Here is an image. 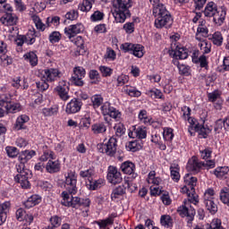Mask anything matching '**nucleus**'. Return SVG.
Here are the masks:
<instances>
[{
	"mask_svg": "<svg viewBox=\"0 0 229 229\" xmlns=\"http://www.w3.org/2000/svg\"><path fill=\"white\" fill-rule=\"evenodd\" d=\"M153 15L156 17L155 26L157 29L164 28H171L173 24V17H171V13L164 4H158L153 9Z\"/></svg>",
	"mask_w": 229,
	"mask_h": 229,
	"instance_id": "f257e3e1",
	"label": "nucleus"
},
{
	"mask_svg": "<svg viewBox=\"0 0 229 229\" xmlns=\"http://www.w3.org/2000/svg\"><path fill=\"white\" fill-rule=\"evenodd\" d=\"M114 19L116 22H124L131 16L129 8H131V0H116L114 3Z\"/></svg>",
	"mask_w": 229,
	"mask_h": 229,
	"instance_id": "f03ea898",
	"label": "nucleus"
},
{
	"mask_svg": "<svg viewBox=\"0 0 229 229\" xmlns=\"http://www.w3.org/2000/svg\"><path fill=\"white\" fill-rule=\"evenodd\" d=\"M62 197L64 201H62V205L64 207H72V208H78L80 207H90V199H81L78 197L71 196V193L67 191L62 192Z\"/></svg>",
	"mask_w": 229,
	"mask_h": 229,
	"instance_id": "7ed1b4c3",
	"label": "nucleus"
},
{
	"mask_svg": "<svg viewBox=\"0 0 229 229\" xmlns=\"http://www.w3.org/2000/svg\"><path fill=\"white\" fill-rule=\"evenodd\" d=\"M35 154L36 153L34 150H24L20 154L19 160L21 163L16 165L17 172L19 173L18 174L28 175V172H26V170L24 169L26 167L24 164H26L28 160H31V158L35 157Z\"/></svg>",
	"mask_w": 229,
	"mask_h": 229,
	"instance_id": "20e7f679",
	"label": "nucleus"
},
{
	"mask_svg": "<svg viewBox=\"0 0 229 229\" xmlns=\"http://www.w3.org/2000/svg\"><path fill=\"white\" fill-rule=\"evenodd\" d=\"M99 153H106L108 157H114L117 151V139L112 137L106 144L98 145Z\"/></svg>",
	"mask_w": 229,
	"mask_h": 229,
	"instance_id": "39448f33",
	"label": "nucleus"
},
{
	"mask_svg": "<svg viewBox=\"0 0 229 229\" xmlns=\"http://www.w3.org/2000/svg\"><path fill=\"white\" fill-rule=\"evenodd\" d=\"M126 189L130 192H133L137 187L133 186L131 184V181L130 180H125L124 183L123 185H120L116 187L114 190H113V192L111 194V199H117L119 196H123L126 194Z\"/></svg>",
	"mask_w": 229,
	"mask_h": 229,
	"instance_id": "423d86ee",
	"label": "nucleus"
},
{
	"mask_svg": "<svg viewBox=\"0 0 229 229\" xmlns=\"http://www.w3.org/2000/svg\"><path fill=\"white\" fill-rule=\"evenodd\" d=\"M120 49H122V51H124V53L131 51L132 55H134V56H137V58H142V56H144V47L142 45L124 43L121 45Z\"/></svg>",
	"mask_w": 229,
	"mask_h": 229,
	"instance_id": "0eeeda50",
	"label": "nucleus"
},
{
	"mask_svg": "<svg viewBox=\"0 0 229 229\" xmlns=\"http://www.w3.org/2000/svg\"><path fill=\"white\" fill-rule=\"evenodd\" d=\"M76 183H78V179L74 174H68L65 179L64 187L66 189V192L68 194H76L78 192V187H76Z\"/></svg>",
	"mask_w": 229,
	"mask_h": 229,
	"instance_id": "6e6552de",
	"label": "nucleus"
},
{
	"mask_svg": "<svg viewBox=\"0 0 229 229\" xmlns=\"http://www.w3.org/2000/svg\"><path fill=\"white\" fill-rule=\"evenodd\" d=\"M101 112L104 116L108 115L113 119H121V112L117 110L115 107L112 106L110 102H105L101 106Z\"/></svg>",
	"mask_w": 229,
	"mask_h": 229,
	"instance_id": "1a4fd4ad",
	"label": "nucleus"
},
{
	"mask_svg": "<svg viewBox=\"0 0 229 229\" xmlns=\"http://www.w3.org/2000/svg\"><path fill=\"white\" fill-rule=\"evenodd\" d=\"M85 69L81 66H77L73 69V75L72 76V83L77 87H83V78H85Z\"/></svg>",
	"mask_w": 229,
	"mask_h": 229,
	"instance_id": "9d476101",
	"label": "nucleus"
},
{
	"mask_svg": "<svg viewBox=\"0 0 229 229\" xmlns=\"http://www.w3.org/2000/svg\"><path fill=\"white\" fill-rule=\"evenodd\" d=\"M107 180L108 182L113 183V185H117V183H121V182H123V176L121 175V172L117 171V167L109 166Z\"/></svg>",
	"mask_w": 229,
	"mask_h": 229,
	"instance_id": "9b49d317",
	"label": "nucleus"
},
{
	"mask_svg": "<svg viewBox=\"0 0 229 229\" xmlns=\"http://www.w3.org/2000/svg\"><path fill=\"white\" fill-rule=\"evenodd\" d=\"M0 106H4L9 114L21 112V104L13 103L8 98L0 99Z\"/></svg>",
	"mask_w": 229,
	"mask_h": 229,
	"instance_id": "f8f14e48",
	"label": "nucleus"
},
{
	"mask_svg": "<svg viewBox=\"0 0 229 229\" xmlns=\"http://www.w3.org/2000/svg\"><path fill=\"white\" fill-rule=\"evenodd\" d=\"M55 90L63 101H67V99H69V86L65 81H59V84L55 88Z\"/></svg>",
	"mask_w": 229,
	"mask_h": 229,
	"instance_id": "ddd939ff",
	"label": "nucleus"
},
{
	"mask_svg": "<svg viewBox=\"0 0 229 229\" xmlns=\"http://www.w3.org/2000/svg\"><path fill=\"white\" fill-rule=\"evenodd\" d=\"M83 106V102L80 98H72L67 105L65 108L66 114H78Z\"/></svg>",
	"mask_w": 229,
	"mask_h": 229,
	"instance_id": "4468645a",
	"label": "nucleus"
},
{
	"mask_svg": "<svg viewBox=\"0 0 229 229\" xmlns=\"http://www.w3.org/2000/svg\"><path fill=\"white\" fill-rule=\"evenodd\" d=\"M121 169L123 173L131 176L128 177V180H135V178H137V174H135V164L130 161L123 162L121 165Z\"/></svg>",
	"mask_w": 229,
	"mask_h": 229,
	"instance_id": "2eb2a0df",
	"label": "nucleus"
},
{
	"mask_svg": "<svg viewBox=\"0 0 229 229\" xmlns=\"http://www.w3.org/2000/svg\"><path fill=\"white\" fill-rule=\"evenodd\" d=\"M83 31V24L77 23L75 25H71L68 28L64 29V33L68 38H72L76 37L79 33Z\"/></svg>",
	"mask_w": 229,
	"mask_h": 229,
	"instance_id": "dca6fc26",
	"label": "nucleus"
},
{
	"mask_svg": "<svg viewBox=\"0 0 229 229\" xmlns=\"http://www.w3.org/2000/svg\"><path fill=\"white\" fill-rule=\"evenodd\" d=\"M213 22L216 26H222L225 22V19H226V9L221 7L220 9H217L215 15L212 16Z\"/></svg>",
	"mask_w": 229,
	"mask_h": 229,
	"instance_id": "f3484780",
	"label": "nucleus"
},
{
	"mask_svg": "<svg viewBox=\"0 0 229 229\" xmlns=\"http://www.w3.org/2000/svg\"><path fill=\"white\" fill-rule=\"evenodd\" d=\"M188 171L198 173L201 167H205V162H198V157H192L187 164Z\"/></svg>",
	"mask_w": 229,
	"mask_h": 229,
	"instance_id": "a211bd4d",
	"label": "nucleus"
},
{
	"mask_svg": "<svg viewBox=\"0 0 229 229\" xmlns=\"http://www.w3.org/2000/svg\"><path fill=\"white\" fill-rule=\"evenodd\" d=\"M46 170L47 171V173H50L51 174H53L55 173H59L60 172V162L58 160L53 161V160L49 159L46 165Z\"/></svg>",
	"mask_w": 229,
	"mask_h": 229,
	"instance_id": "6ab92c4d",
	"label": "nucleus"
},
{
	"mask_svg": "<svg viewBox=\"0 0 229 229\" xmlns=\"http://www.w3.org/2000/svg\"><path fill=\"white\" fill-rule=\"evenodd\" d=\"M0 21L3 24H5V26H13L14 24H17V16L12 13H7L5 16L2 17Z\"/></svg>",
	"mask_w": 229,
	"mask_h": 229,
	"instance_id": "aec40b11",
	"label": "nucleus"
},
{
	"mask_svg": "<svg viewBox=\"0 0 229 229\" xmlns=\"http://www.w3.org/2000/svg\"><path fill=\"white\" fill-rule=\"evenodd\" d=\"M60 74V72H58L57 69L55 68H50V69H47L45 70V78H47V81H55V80H56V78H58Z\"/></svg>",
	"mask_w": 229,
	"mask_h": 229,
	"instance_id": "412c9836",
	"label": "nucleus"
},
{
	"mask_svg": "<svg viewBox=\"0 0 229 229\" xmlns=\"http://www.w3.org/2000/svg\"><path fill=\"white\" fill-rule=\"evenodd\" d=\"M15 182L20 183L22 189H30V181H28V175L21 174H17L14 177Z\"/></svg>",
	"mask_w": 229,
	"mask_h": 229,
	"instance_id": "4be33fe9",
	"label": "nucleus"
},
{
	"mask_svg": "<svg viewBox=\"0 0 229 229\" xmlns=\"http://www.w3.org/2000/svg\"><path fill=\"white\" fill-rule=\"evenodd\" d=\"M217 11V5L214 2H209L204 10L205 17H214L216 12Z\"/></svg>",
	"mask_w": 229,
	"mask_h": 229,
	"instance_id": "5701e85b",
	"label": "nucleus"
},
{
	"mask_svg": "<svg viewBox=\"0 0 229 229\" xmlns=\"http://www.w3.org/2000/svg\"><path fill=\"white\" fill-rule=\"evenodd\" d=\"M184 182L188 185L189 191H194L196 185H198V178L191 176V174H187L184 177Z\"/></svg>",
	"mask_w": 229,
	"mask_h": 229,
	"instance_id": "b1692460",
	"label": "nucleus"
},
{
	"mask_svg": "<svg viewBox=\"0 0 229 229\" xmlns=\"http://www.w3.org/2000/svg\"><path fill=\"white\" fill-rule=\"evenodd\" d=\"M170 55H173L174 58H179V60H185L189 56V53H187V49L182 47L178 50H172Z\"/></svg>",
	"mask_w": 229,
	"mask_h": 229,
	"instance_id": "393cba45",
	"label": "nucleus"
},
{
	"mask_svg": "<svg viewBox=\"0 0 229 229\" xmlns=\"http://www.w3.org/2000/svg\"><path fill=\"white\" fill-rule=\"evenodd\" d=\"M28 121H30V117H28V115H20L16 120V123L14 124L15 130H25L26 127H24V123H28Z\"/></svg>",
	"mask_w": 229,
	"mask_h": 229,
	"instance_id": "a878e982",
	"label": "nucleus"
},
{
	"mask_svg": "<svg viewBox=\"0 0 229 229\" xmlns=\"http://www.w3.org/2000/svg\"><path fill=\"white\" fill-rule=\"evenodd\" d=\"M105 183V181L103 179L98 180H89L87 182V186L89 187L91 191H96L98 189H101Z\"/></svg>",
	"mask_w": 229,
	"mask_h": 229,
	"instance_id": "bb28decb",
	"label": "nucleus"
},
{
	"mask_svg": "<svg viewBox=\"0 0 229 229\" xmlns=\"http://www.w3.org/2000/svg\"><path fill=\"white\" fill-rule=\"evenodd\" d=\"M204 205L207 210L210 212V214H216V212H217V205L214 203V200H212V199H204Z\"/></svg>",
	"mask_w": 229,
	"mask_h": 229,
	"instance_id": "cd10ccee",
	"label": "nucleus"
},
{
	"mask_svg": "<svg viewBox=\"0 0 229 229\" xmlns=\"http://www.w3.org/2000/svg\"><path fill=\"white\" fill-rule=\"evenodd\" d=\"M10 207H12V204L10 201H5L2 204H0V216L1 217H8V212L10 211Z\"/></svg>",
	"mask_w": 229,
	"mask_h": 229,
	"instance_id": "c85d7f7f",
	"label": "nucleus"
},
{
	"mask_svg": "<svg viewBox=\"0 0 229 229\" xmlns=\"http://www.w3.org/2000/svg\"><path fill=\"white\" fill-rule=\"evenodd\" d=\"M25 60H28L30 62V65L32 67H35L37 64H38V57L37 56V54L35 52H30L24 55Z\"/></svg>",
	"mask_w": 229,
	"mask_h": 229,
	"instance_id": "c756f323",
	"label": "nucleus"
},
{
	"mask_svg": "<svg viewBox=\"0 0 229 229\" xmlns=\"http://www.w3.org/2000/svg\"><path fill=\"white\" fill-rule=\"evenodd\" d=\"M40 199H38L37 196H31L24 202L25 208H31L36 205H38Z\"/></svg>",
	"mask_w": 229,
	"mask_h": 229,
	"instance_id": "7c9ffc66",
	"label": "nucleus"
},
{
	"mask_svg": "<svg viewBox=\"0 0 229 229\" xmlns=\"http://www.w3.org/2000/svg\"><path fill=\"white\" fill-rule=\"evenodd\" d=\"M92 131L96 135L105 133V131H106V125H105L103 123H95L92 125Z\"/></svg>",
	"mask_w": 229,
	"mask_h": 229,
	"instance_id": "2f4dec72",
	"label": "nucleus"
},
{
	"mask_svg": "<svg viewBox=\"0 0 229 229\" xmlns=\"http://www.w3.org/2000/svg\"><path fill=\"white\" fill-rule=\"evenodd\" d=\"M92 3H94V0H83L82 4H79V10H81V12H90Z\"/></svg>",
	"mask_w": 229,
	"mask_h": 229,
	"instance_id": "473e14b6",
	"label": "nucleus"
},
{
	"mask_svg": "<svg viewBox=\"0 0 229 229\" xmlns=\"http://www.w3.org/2000/svg\"><path fill=\"white\" fill-rule=\"evenodd\" d=\"M43 114L47 117H51V115H56L58 114V106H53L51 107H46L43 109Z\"/></svg>",
	"mask_w": 229,
	"mask_h": 229,
	"instance_id": "72a5a7b5",
	"label": "nucleus"
},
{
	"mask_svg": "<svg viewBox=\"0 0 229 229\" xmlns=\"http://www.w3.org/2000/svg\"><path fill=\"white\" fill-rule=\"evenodd\" d=\"M180 168H178V165H174V166H170L171 171V178L174 180V182L180 181Z\"/></svg>",
	"mask_w": 229,
	"mask_h": 229,
	"instance_id": "f704fd0d",
	"label": "nucleus"
},
{
	"mask_svg": "<svg viewBox=\"0 0 229 229\" xmlns=\"http://www.w3.org/2000/svg\"><path fill=\"white\" fill-rule=\"evenodd\" d=\"M185 189L187 190V195H188V199L191 203H193L194 205H196V203L199 202L198 200V194H196V190H189L187 189V187H185Z\"/></svg>",
	"mask_w": 229,
	"mask_h": 229,
	"instance_id": "c9c22d12",
	"label": "nucleus"
},
{
	"mask_svg": "<svg viewBox=\"0 0 229 229\" xmlns=\"http://www.w3.org/2000/svg\"><path fill=\"white\" fill-rule=\"evenodd\" d=\"M75 46H77L79 51V55H83L85 53V45L83 44V38L77 37L76 40L74 41Z\"/></svg>",
	"mask_w": 229,
	"mask_h": 229,
	"instance_id": "e433bc0d",
	"label": "nucleus"
},
{
	"mask_svg": "<svg viewBox=\"0 0 229 229\" xmlns=\"http://www.w3.org/2000/svg\"><path fill=\"white\" fill-rule=\"evenodd\" d=\"M134 135L137 139H146L148 137V132L146 131V128L138 127L134 129Z\"/></svg>",
	"mask_w": 229,
	"mask_h": 229,
	"instance_id": "4c0bfd02",
	"label": "nucleus"
},
{
	"mask_svg": "<svg viewBox=\"0 0 229 229\" xmlns=\"http://www.w3.org/2000/svg\"><path fill=\"white\" fill-rule=\"evenodd\" d=\"M100 229H108L106 228L109 225H114V218L112 216L107 217L105 220L97 222Z\"/></svg>",
	"mask_w": 229,
	"mask_h": 229,
	"instance_id": "58836bf2",
	"label": "nucleus"
},
{
	"mask_svg": "<svg viewBox=\"0 0 229 229\" xmlns=\"http://www.w3.org/2000/svg\"><path fill=\"white\" fill-rule=\"evenodd\" d=\"M220 199L225 205H229V193L228 188H224L220 191Z\"/></svg>",
	"mask_w": 229,
	"mask_h": 229,
	"instance_id": "ea45409f",
	"label": "nucleus"
},
{
	"mask_svg": "<svg viewBox=\"0 0 229 229\" xmlns=\"http://www.w3.org/2000/svg\"><path fill=\"white\" fill-rule=\"evenodd\" d=\"M212 42L215 46H222L223 35H221V32H215L213 34Z\"/></svg>",
	"mask_w": 229,
	"mask_h": 229,
	"instance_id": "a19ab883",
	"label": "nucleus"
},
{
	"mask_svg": "<svg viewBox=\"0 0 229 229\" xmlns=\"http://www.w3.org/2000/svg\"><path fill=\"white\" fill-rule=\"evenodd\" d=\"M94 174H95L94 168H89L87 170H81L80 172V176L81 178H88L89 180H90L89 178H92Z\"/></svg>",
	"mask_w": 229,
	"mask_h": 229,
	"instance_id": "79ce46f5",
	"label": "nucleus"
},
{
	"mask_svg": "<svg viewBox=\"0 0 229 229\" xmlns=\"http://www.w3.org/2000/svg\"><path fill=\"white\" fill-rule=\"evenodd\" d=\"M32 21H34L37 30H40L41 31H44L46 30V25L42 23V21L38 16H32Z\"/></svg>",
	"mask_w": 229,
	"mask_h": 229,
	"instance_id": "37998d69",
	"label": "nucleus"
},
{
	"mask_svg": "<svg viewBox=\"0 0 229 229\" xmlns=\"http://www.w3.org/2000/svg\"><path fill=\"white\" fill-rule=\"evenodd\" d=\"M94 108H99L103 105V98L99 95H95L91 98Z\"/></svg>",
	"mask_w": 229,
	"mask_h": 229,
	"instance_id": "c03bdc74",
	"label": "nucleus"
},
{
	"mask_svg": "<svg viewBox=\"0 0 229 229\" xmlns=\"http://www.w3.org/2000/svg\"><path fill=\"white\" fill-rule=\"evenodd\" d=\"M5 150L10 158H15L19 155V150L15 147H6Z\"/></svg>",
	"mask_w": 229,
	"mask_h": 229,
	"instance_id": "a18cd8bd",
	"label": "nucleus"
},
{
	"mask_svg": "<svg viewBox=\"0 0 229 229\" xmlns=\"http://www.w3.org/2000/svg\"><path fill=\"white\" fill-rule=\"evenodd\" d=\"M195 131H199V134L202 135L204 139H207V130L205 125H201L199 123L195 124L194 126Z\"/></svg>",
	"mask_w": 229,
	"mask_h": 229,
	"instance_id": "49530a36",
	"label": "nucleus"
},
{
	"mask_svg": "<svg viewBox=\"0 0 229 229\" xmlns=\"http://www.w3.org/2000/svg\"><path fill=\"white\" fill-rule=\"evenodd\" d=\"M104 17H105V13H101L100 11H96L90 16V21H92V22H97V21H103Z\"/></svg>",
	"mask_w": 229,
	"mask_h": 229,
	"instance_id": "de8ad7c7",
	"label": "nucleus"
},
{
	"mask_svg": "<svg viewBox=\"0 0 229 229\" xmlns=\"http://www.w3.org/2000/svg\"><path fill=\"white\" fill-rule=\"evenodd\" d=\"M128 148L130 151H132L133 153H135V151H139V149H140V148L142 147L140 146V143H139L138 140H134V141L129 142Z\"/></svg>",
	"mask_w": 229,
	"mask_h": 229,
	"instance_id": "09e8293b",
	"label": "nucleus"
},
{
	"mask_svg": "<svg viewBox=\"0 0 229 229\" xmlns=\"http://www.w3.org/2000/svg\"><path fill=\"white\" fill-rule=\"evenodd\" d=\"M161 225L163 226H173V220L171 219L170 216L163 215L161 216Z\"/></svg>",
	"mask_w": 229,
	"mask_h": 229,
	"instance_id": "8fccbe9b",
	"label": "nucleus"
},
{
	"mask_svg": "<svg viewBox=\"0 0 229 229\" xmlns=\"http://www.w3.org/2000/svg\"><path fill=\"white\" fill-rule=\"evenodd\" d=\"M182 110H186V112L183 113V115H187L188 123H190L191 126H194V124H196V120L192 117H190L191 107L184 106Z\"/></svg>",
	"mask_w": 229,
	"mask_h": 229,
	"instance_id": "3c124183",
	"label": "nucleus"
},
{
	"mask_svg": "<svg viewBox=\"0 0 229 229\" xmlns=\"http://www.w3.org/2000/svg\"><path fill=\"white\" fill-rule=\"evenodd\" d=\"M89 76L91 80H94V81H91V83H99V72L98 71H89Z\"/></svg>",
	"mask_w": 229,
	"mask_h": 229,
	"instance_id": "603ef678",
	"label": "nucleus"
},
{
	"mask_svg": "<svg viewBox=\"0 0 229 229\" xmlns=\"http://www.w3.org/2000/svg\"><path fill=\"white\" fill-rule=\"evenodd\" d=\"M49 41L51 44H56L60 41V32L54 31L49 35Z\"/></svg>",
	"mask_w": 229,
	"mask_h": 229,
	"instance_id": "864d4df0",
	"label": "nucleus"
},
{
	"mask_svg": "<svg viewBox=\"0 0 229 229\" xmlns=\"http://www.w3.org/2000/svg\"><path fill=\"white\" fill-rule=\"evenodd\" d=\"M54 157H55V153H53V151H51V150H47V151L44 152V154L41 156L40 160L42 162H46V161L49 160V158H51L53 160V158H55Z\"/></svg>",
	"mask_w": 229,
	"mask_h": 229,
	"instance_id": "5fc2aeb1",
	"label": "nucleus"
},
{
	"mask_svg": "<svg viewBox=\"0 0 229 229\" xmlns=\"http://www.w3.org/2000/svg\"><path fill=\"white\" fill-rule=\"evenodd\" d=\"M99 71H100V72H102V76H104L105 78H106L108 76H112L113 70L110 67L100 66Z\"/></svg>",
	"mask_w": 229,
	"mask_h": 229,
	"instance_id": "6e6d98bb",
	"label": "nucleus"
},
{
	"mask_svg": "<svg viewBox=\"0 0 229 229\" xmlns=\"http://www.w3.org/2000/svg\"><path fill=\"white\" fill-rule=\"evenodd\" d=\"M114 130L117 137H122V135H124L125 129H124V125H123L122 123L116 124L114 126Z\"/></svg>",
	"mask_w": 229,
	"mask_h": 229,
	"instance_id": "4d7b16f0",
	"label": "nucleus"
},
{
	"mask_svg": "<svg viewBox=\"0 0 229 229\" xmlns=\"http://www.w3.org/2000/svg\"><path fill=\"white\" fill-rule=\"evenodd\" d=\"M16 219H18V221H24V219H28L26 218V211H24L22 208H20L19 209H17Z\"/></svg>",
	"mask_w": 229,
	"mask_h": 229,
	"instance_id": "13d9d810",
	"label": "nucleus"
},
{
	"mask_svg": "<svg viewBox=\"0 0 229 229\" xmlns=\"http://www.w3.org/2000/svg\"><path fill=\"white\" fill-rule=\"evenodd\" d=\"M36 85L40 92H44V90H47L49 89V84L45 81H38Z\"/></svg>",
	"mask_w": 229,
	"mask_h": 229,
	"instance_id": "bf43d9fd",
	"label": "nucleus"
},
{
	"mask_svg": "<svg viewBox=\"0 0 229 229\" xmlns=\"http://www.w3.org/2000/svg\"><path fill=\"white\" fill-rule=\"evenodd\" d=\"M50 222H51L50 226H54V228H58V226L62 225V219L56 216L51 217Z\"/></svg>",
	"mask_w": 229,
	"mask_h": 229,
	"instance_id": "052dcab7",
	"label": "nucleus"
},
{
	"mask_svg": "<svg viewBox=\"0 0 229 229\" xmlns=\"http://www.w3.org/2000/svg\"><path fill=\"white\" fill-rule=\"evenodd\" d=\"M66 19H68V21H76V19H78L79 17V13H77V11H70L65 14Z\"/></svg>",
	"mask_w": 229,
	"mask_h": 229,
	"instance_id": "680f3d73",
	"label": "nucleus"
},
{
	"mask_svg": "<svg viewBox=\"0 0 229 229\" xmlns=\"http://www.w3.org/2000/svg\"><path fill=\"white\" fill-rule=\"evenodd\" d=\"M123 30H125L126 33H133L135 31V23L127 22L123 25Z\"/></svg>",
	"mask_w": 229,
	"mask_h": 229,
	"instance_id": "e2e57ef3",
	"label": "nucleus"
},
{
	"mask_svg": "<svg viewBox=\"0 0 229 229\" xmlns=\"http://www.w3.org/2000/svg\"><path fill=\"white\" fill-rule=\"evenodd\" d=\"M177 212L182 217H187L189 208L182 205L177 208Z\"/></svg>",
	"mask_w": 229,
	"mask_h": 229,
	"instance_id": "0e129e2a",
	"label": "nucleus"
},
{
	"mask_svg": "<svg viewBox=\"0 0 229 229\" xmlns=\"http://www.w3.org/2000/svg\"><path fill=\"white\" fill-rule=\"evenodd\" d=\"M194 216H196V210L192 208H188L187 217H188L189 224L194 221Z\"/></svg>",
	"mask_w": 229,
	"mask_h": 229,
	"instance_id": "69168bd1",
	"label": "nucleus"
},
{
	"mask_svg": "<svg viewBox=\"0 0 229 229\" xmlns=\"http://www.w3.org/2000/svg\"><path fill=\"white\" fill-rule=\"evenodd\" d=\"M129 96H131V98H140V91L135 89V88H131L127 90Z\"/></svg>",
	"mask_w": 229,
	"mask_h": 229,
	"instance_id": "338daca9",
	"label": "nucleus"
},
{
	"mask_svg": "<svg viewBox=\"0 0 229 229\" xmlns=\"http://www.w3.org/2000/svg\"><path fill=\"white\" fill-rule=\"evenodd\" d=\"M226 171H225V168H217L215 170V174L216 175V178H223L226 174Z\"/></svg>",
	"mask_w": 229,
	"mask_h": 229,
	"instance_id": "774afa93",
	"label": "nucleus"
}]
</instances>
